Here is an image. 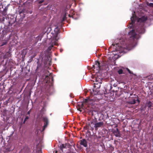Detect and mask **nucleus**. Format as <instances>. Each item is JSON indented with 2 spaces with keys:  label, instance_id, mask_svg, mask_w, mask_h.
Masks as SVG:
<instances>
[{
  "label": "nucleus",
  "instance_id": "cd10ccee",
  "mask_svg": "<svg viewBox=\"0 0 153 153\" xmlns=\"http://www.w3.org/2000/svg\"><path fill=\"white\" fill-rule=\"evenodd\" d=\"M36 55V53H34L33 56H31V57L33 58L34 57H35Z\"/></svg>",
  "mask_w": 153,
  "mask_h": 153
},
{
  "label": "nucleus",
  "instance_id": "5701e85b",
  "mask_svg": "<svg viewBox=\"0 0 153 153\" xmlns=\"http://www.w3.org/2000/svg\"><path fill=\"white\" fill-rule=\"evenodd\" d=\"M7 42H3L1 46H2L4 45H6L7 44Z\"/></svg>",
  "mask_w": 153,
  "mask_h": 153
},
{
  "label": "nucleus",
  "instance_id": "39448f33",
  "mask_svg": "<svg viewBox=\"0 0 153 153\" xmlns=\"http://www.w3.org/2000/svg\"><path fill=\"white\" fill-rule=\"evenodd\" d=\"M95 65H92V67H90V66H88V68L90 70H91V73L92 74L91 78L92 79H94V80H91V81H93V82H94V80L96 81V74L95 73V71L94 69L95 68Z\"/></svg>",
  "mask_w": 153,
  "mask_h": 153
},
{
  "label": "nucleus",
  "instance_id": "a19ab883",
  "mask_svg": "<svg viewBox=\"0 0 153 153\" xmlns=\"http://www.w3.org/2000/svg\"><path fill=\"white\" fill-rule=\"evenodd\" d=\"M111 88H112V86H111Z\"/></svg>",
  "mask_w": 153,
  "mask_h": 153
},
{
  "label": "nucleus",
  "instance_id": "ddd939ff",
  "mask_svg": "<svg viewBox=\"0 0 153 153\" xmlns=\"http://www.w3.org/2000/svg\"><path fill=\"white\" fill-rule=\"evenodd\" d=\"M103 122H98L96 123V128L101 127L103 125Z\"/></svg>",
  "mask_w": 153,
  "mask_h": 153
},
{
  "label": "nucleus",
  "instance_id": "ea45409f",
  "mask_svg": "<svg viewBox=\"0 0 153 153\" xmlns=\"http://www.w3.org/2000/svg\"><path fill=\"white\" fill-rule=\"evenodd\" d=\"M67 153H71V152H68Z\"/></svg>",
  "mask_w": 153,
  "mask_h": 153
},
{
  "label": "nucleus",
  "instance_id": "f3484780",
  "mask_svg": "<svg viewBox=\"0 0 153 153\" xmlns=\"http://www.w3.org/2000/svg\"><path fill=\"white\" fill-rule=\"evenodd\" d=\"M117 72L119 74H122L123 73V70L122 69H120Z\"/></svg>",
  "mask_w": 153,
  "mask_h": 153
},
{
  "label": "nucleus",
  "instance_id": "412c9836",
  "mask_svg": "<svg viewBox=\"0 0 153 153\" xmlns=\"http://www.w3.org/2000/svg\"><path fill=\"white\" fill-rule=\"evenodd\" d=\"M21 19L22 20H21V21H20L19 20L18 21H17V19H16V21L17 22V23L18 24L20 25L22 24L21 22L22 21V19Z\"/></svg>",
  "mask_w": 153,
  "mask_h": 153
},
{
  "label": "nucleus",
  "instance_id": "423d86ee",
  "mask_svg": "<svg viewBox=\"0 0 153 153\" xmlns=\"http://www.w3.org/2000/svg\"><path fill=\"white\" fill-rule=\"evenodd\" d=\"M118 44H113L108 49L110 50L112 48L113 50L111 51L110 50H109V51L112 52L119 51V48L118 47Z\"/></svg>",
  "mask_w": 153,
  "mask_h": 153
},
{
  "label": "nucleus",
  "instance_id": "2eb2a0df",
  "mask_svg": "<svg viewBox=\"0 0 153 153\" xmlns=\"http://www.w3.org/2000/svg\"><path fill=\"white\" fill-rule=\"evenodd\" d=\"M96 65H98V69L99 70H101L102 69L101 68V65H100V61H99V60L98 59L97 60H96Z\"/></svg>",
  "mask_w": 153,
  "mask_h": 153
},
{
  "label": "nucleus",
  "instance_id": "6e6552de",
  "mask_svg": "<svg viewBox=\"0 0 153 153\" xmlns=\"http://www.w3.org/2000/svg\"><path fill=\"white\" fill-rule=\"evenodd\" d=\"M148 19V17L147 16H143L139 18L137 22H140L142 23L145 22Z\"/></svg>",
  "mask_w": 153,
  "mask_h": 153
},
{
  "label": "nucleus",
  "instance_id": "aec40b11",
  "mask_svg": "<svg viewBox=\"0 0 153 153\" xmlns=\"http://www.w3.org/2000/svg\"><path fill=\"white\" fill-rule=\"evenodd\" d=\"M147 5H148L149 6L151 7H153V3H149L148 2L147 3Z\"/></svg>",
  "mask_w": 153,
  "mask_h": 153
},
{
  "label": "nucleus",
  "instance_id": "f704fd0d",
  "mask_svg": "<svg viewBox=\"0 0 153 153\" xmlns=\"http://www.w3.org/2000/svg\"><path fill=\"white\" fill-rule=\"evenodd\" d=\"M51 79H52V81H53V77H52V78H51Z\"/></svg>",
  "mask_w": 153,
  "mask_h": 153
},
{
  "label": "nucleus",
  "instance_id": "c9c22d12",
  "mask_svg": "<svg viewBox=\"0 0 153 153\" xmlns=\"http://www.w3.org/2000/svg\"><path fill=\"white\" fill-rule=\"evenodd\" d=\"M58 151H56L55 153H57Z\"/></svg>",
  "mask_w": 153,
  "mask_h": 153
},
{
  "label": "nucleus",
  "instance_id": "4468645a",
  "mask_svg": "<svg viewBox=\"0 0 153 153\" xmlns=\"http://www.w3.org/2000/svg\"><path fill=\"white\" fill-rule=\"evenodd\" d=\"M66 146L63 144H62L61 145H60V149L61 151L63 152V149L66 148Z\"/></svg>",
  "mask_w": 153,
  "mask_h": 153
},
{
  "label": "nucleus",
  "instance_id": "7c9ffc66",
  "mask_svg": "<svg viewBox=\"0 0 153 153\" xmlns=\"http://www.w3.org/2000/svg\"><path fill=\"white\" fill-rule=\"evenodd\" d=\"M30 111H31V110H30L27 112V114L29 115L30 113Z\"/></svg>",
  "mask_w": 153,
  "mask_h": 153
},
{
  "label": "nucleus",
  "instance_id": "c85d7f7f",
  "mask_svg": "<svg viewBox=\"0 0 153 153\" xmlns=\"http://www.w3.org/2000/svg\"><path fill=\"white\" fill-rule=\"evenodd\" d=\"M43 2H44V0H42L40 1H39V4H42V3Z\"/></svg>",
  "mask_w": 153,
  "mask_h": 153
},
{
  "label": "nucleus",
  "instance_id": "a211bd4d",
  "mask_svg": "<svg viewBox=\"0 0 153 153\" xmlns=\"http://www.w3.org/2000/svg\"><path fill=\"white\" fill-rule=\"evenodd\" d=\"M53 45H52L49 46V47L48 48L47 51H49L51 50L52 48L53 47Z\"/></svg>",
  "mask_w": 153,
  "mask_h": 153
},
{
  "label": "nucleus",
  "instance_id": "79ce46f5",
  "mask_svg": "<svg viewBox=\"0 0 153 153\" xmlns=\"http://www.w3.org/2000/svg\"><path fill=\"white\" fill-rule=\"evenodd\" d=\"M98 84H96V85H98Z\"/></svg>",
  "mask_w": 153,
  "mask_h": 153
},
{
  "label": "nucleus",
  "instance_id": "6ab92c4d",
  "mask_svg": "<svg viewBox=\"0 0 153 153\" xmlns=\"http://www.w3.org/2000/svg\"><path fill=\"white\" fill-rule=\"evenodd\" d=\"M66 16L65 15L62 19V22H64L65 20L66 19Z\"/></svg>",
  "mask_w": 153,
  "mask_h": 153
},
{
  "label": "nucleus",
  "instance_id": "1a4fd4ad",
  "mask_svg": "<svg viewBox=\"0 0 153 153\" xmlns=\"http://www.w3.org/2000/svg\"><path fill=\"white\" fill-rule=\"evenodd\" d=\"M84 104L85 103L83 102V103H82L80 105L78 104L76 107L77 110L81 112L82 111V109H83L85 108L84 106Z\"/></svg>",
  "mask_w": 153,
  "mask_h": 153
},
{
  "label": "nucleus",
  "instance_id": "72a5a7b5",
  "mask_svg": "<svg viewBox=\"0 0 153 153\" xmlns=\"http://www.w3.org/2000/svg\"><path fill=\"white\" fill-rule=\"evenodd\" d=\"M132 95H133V94H130V96H132Z\"/></svg>",
  "mask_w": 153,
  "mask_h": 153
},
{
  "label": "nucleus",
  "instance_id": "f257e3e1",
  "mask_svg": "<svg viewBox=\"0 0 153 153\" xmlns=\"http://www.w3.org/2000/svg\"><path fill=\"white\" fill-rule=\"evenodd\" d=\"M136 18V16L135 15L133 14L132 16L131 17V22L129 26V28H133L132 30L130 31L128 33V34L129 36V40H130V42L128 43H126V40H124L122 43H121V45L120 46L123 48L126 49L128 48L129 45L133 43L135 39H137L136 37V33L135 30L136 32L139 34H143L145 33V29L144 28V24H143L141 26L138 27L137 28L135 27H134V24L135 23V19Z\"/></svg>",
  "mask_w": 153,
  "mask_h": 153
},
{
  "label": "nucleus",
  "instance_id": "473e14b6",
  "mask_svg": "<svg viewBox=\"0 0 153 153\" xmlns=\"http://www.w3.org/2000/svg\"><path fill=\"white\" fill-rule=\"evenodd\" d=\"M45 91L48 92V89L46 90Z\"/></svg>",
  "mask_w": 153,
  "mask_h": 153
},
{
  "label": "nucleus",
  "instance_id": "393cba45",
  "mask_svg": "<svg viewBox=\"0 0 153 153\" xmlns=\"http://www.w3.org/2000/svg\"><path fill=\"white\" fill-rule=\"evenodd\" d=\"M96 92H97V91H98V92H97V94H96V96H99V95L100 94V93H99V91H98V90H97V89H96Z\"/></svg>",
  "mask_w": 153,
  "mask_h": 153
},
{
  "label": "nucleus",
  "instance_id": "b1692460",
  "mask_svg": "<svg viewBox=\"0 0 153 153\" xmlns=\"http://www.w3.org/2000/svg\"><path fill=\"white\" fill-rule=\"evenodd\" d=\"M48 60L49 61V64H50V63L51 62V59L50 57H49L48 58Z\"/></svg>",
  "mask_w": 153,
  "mask_h": 153
},
{
  "label": "nucleus",
  "instance_id": "c756f323",
  "mask_svg": "<svg viewBox=\"0 0 153 153\" xmlns=\"http://www.w3.org/2000/svg\"><path fill=\"white\" fill-rule=\"evenodd\" d=\"M136 101H137L138 103H139L140 102V100L139 99H138L136 100Z\"/></svg>",
  "mask_w": 153,
  "mask_h": 153
},
{
  "label": "nucleus",
  "instance_id": "bb28decb",
  "mask_svg": "<svg viewBox=\"0 0 153 153\" xmlns=\"http://www.w3.org/2000/svg\"><path fill=\"white\" fill-rule=\"evenodd\" d=\"M29 118V117L28 116H26V117L25 119V120L26 121L27 120H28Z\"/></svg>",
  "mask_w": 153,
  "mask_h": 153
},
{
  "label": "nucleus",
  "instance_id": "58836bf2",
  "mask_svg": "<svg viewBox=\"0 0 153 153\" xmlns=\"http://www.w3.org/2000/svg\"><path fill=\"white\" fill-rule=\"evenodd\" d=\"M98 55L99 56H100L101 55V54H100V55L99 54H98Z\"/></svg>",
  "mask_w": 153,
  "mask_h": 153
},
{
  "label": "nucleus",
  "instance_id": "20e7f679",
  "mask_svg": "<svg viewBox=\"0 0 153 153\" xmlns=\"http://www.w3.org/2000/svg\"><path fill=\"white\" fill-rule=\"evenodd\" d=\"M32 11L31 10H28L25 9H23L22 10H20L19 11V13L20 16L22 18L25 17L26 13H30L31 14Z\"/></svg>",
  "mask_w": 153,
  "mask_h": 153
},
{
  "label": "nucleus",
  "instance_id": "f8f14e48",
  "mask_svg": "<svg viewBox=\"0 0 153 153\" xmlns=\"http://www.w3.org/2000/svg\"><path fill=\"white\" fill-rule=\"evenodd\" d=\"M134 95L135 96L134 99H132L131 100H130L128 102L129 104H135L136 102V99H137L138 98V96L137 95H135L134 94Z\"/></svg>",
  "mask_w": 153,
  "mask_h": 153
},
{
  "label": "nucleus",
  "instance_id": "dca6fc26",
  "mask_svg": "<svg viewBox=\"0 0 153 153\" xmlns=\"http://www.w3.org/2000/svg\"><path fill=\"white\" fill-rule=\"evenodd\" d=\"M147 104L148 108H151L152 105V103L151 101H149L148 102Z\"/></svg>",
  "mask_w": 153,
  "mask_h": 153
},
{
  "label": "nucleus",
  "instance_id": "2f4dec72",
  "mask_svg": "<svg viewBox=\"0 0 153 153\" xmlns=\"http://www.w3.org/2000/svg\"><path fill=\"white\" fill-rule=\"evenodd\" d=\"M26 121L24 120V121L23 123L25 124V123Z\"/></svg>",
  "mask_w": 153,
  "mask_h": 153
},
{
  "label": "nucleus",
  "instance_id": "4c0bfd02",
  "mask_svg": "<svg viewBox=\"0 0 153 153\" xmlns=\"http://www.w3.org/2000/svg\"><path fill=\"white\" fill-rule=\"evenodd\" d=\"M97 100H98V101H99V99H96V101H97Z\"/></svg>",
  "mask_w": 153,
  "mask_h": 153
},
{
  "label": "nucleus",
  "instance_id": "4be33fe9",
  "mask_svg": "<svg viewBox=\"0 0 153 153\" xmlns=\"http://www.w3.org/2000/svg\"><path fill=\"white\" fill-rule=\"evenodd\" d=\"M33 58H32L31 56L30 57V58L29 59V60L28 61V63L31 62L33 60Z\"/></svg>",
  "mask_w": 153,
  "mask_h": 153
},
{
  "label": "nucleus",
  "instance_id": "9d476101",
  "mask_svg": "<svg viewBox=\"0 0 153 153\" xmlns=\"http://www.w3.org/2000/svg\"><path fill=\"white\" fill-rule=\"evenodd\" d=\"M114 134L116 137H120V133L118 128H116L113 131Z\"/></svg>",
  "mask_w": 153,
  "mask_h": 153
},
{
  "label": "nucleus",
  "instance_id": "a878e982",
  "mask_svg": "<svg viewBox=\"0 0 153 153\" xmlns=\"http://www.w3.org/2000/svg\"><path fill=\"white\" fill-rule=\"evenodd\" d=\"M127 69L128 71V72L130 74H133V73L130 71V70L128 68H127Z\"/></svg>",
  "mask_w": 153,
  "mask_h": 153
},
{
  "label": "nucleus",
  "instance_id": "9b49d317",
  "mask_svg": "<svg viewBox=\"0 0 153 153\" xmlns=\"http://www.w3.org/2000/svg\"><path fill=\"white\" fill-rule=\"evenodd\" d=\"M80 144L82 145L85 147H86L87 146V143L85 139H83L80 140Z\"/></svg>",
  "mask_w": 153,
  "mask_h": 153
},
{
  "label": "nucleus",
  "instance_id": "7ed1b4c3",
  "mask_svg": "<svg viewBox=\"0 0 153 153\" xmlns=\"http://www.w3.org/2000/svg\"><path fill=\"white\" fill-rule=\"evenodd\" d=\"M92 119L91 121V123L89 125H86L84 127V128L86 130L89 129L90 134L89 138L91 143L93 145L95 144L96 139V118L92 117Z\"/></svg>",
  "mask_w": 153,
  "mask_h": 153
},
{
  "label": "nucleus",
  "instance_id": "0eeeda50",
  "mask_svg": "<svg viewBox=\"0 0 153 153\" xmlns=\"http://www.w3.org/2000/svg\"><path fill=\"white\" fill-rule=\"evenodd\" d=\"M42 119L43 121L44 122V125L43 126V130H44L45 129V128L46 127L48 124V118L45 117H42Z\"/></svg>",
  "mask_w": 153,
  "mask_h": 153
},
{
  "label": "nucleus",
  "instance_id": "e433bc0d",
  "mask_svg": "<svg viewBox=\"0 0 153 153\" xmlns=\"http://www.w3.org/2000/svg\"><path fill=\"white\" fill-rule=\"evenodd\" d=\"M96 53H97V51H96ZM97 53H96V56H97Z\"/></svg>",
  "mask_w": 153,
  "mask_h": 153
},
{
  "label": "nucleus",
  "instance_id": "f03ea898",
  "mask_svg": "<svg viewBox=\"0 0 153 153\" xmlns=\"http://www.w3.org/2000/svg\"><path fill=\"white\" fill-rule=\"evenodd\" d=\"M95 87V83H94V88L92 90L93 92L91 90H90V97L88 98L83 99V100L84 103L86 104H88L89 105V107L93 109L92 110H91V111L90 112V114L92 116V117H94L93 112H96V98L95 96L96 95Z\"/></svg>",
  "mask_w": 153,
  "mask_h": 153
}]
</instances>
